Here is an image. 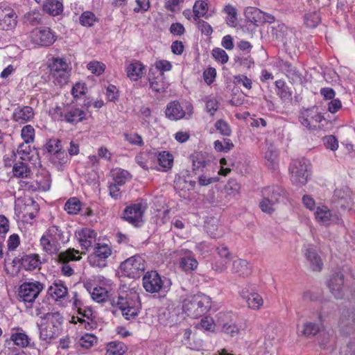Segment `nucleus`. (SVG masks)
<instances>
[{"instance_id": "nucleus-1", "label": "nucleus", "mask_w": 355, "mask_h": 355, "mask_svg": "<svg viewBox=\"0 0 355 355\" xmlns=\"http://www.w3.org/2000/svg\"><path fill=\"white\" fill-rule=\"evenodd\" d=\"M37 315H40L41 322L37 324L40 330V338L49 343L58 337L61 331L63 318L59 312H49L42 314L37 311Z\"/></svg>"}, {"instance_id": "nucleus-2", "label": "nucleus", "mask_w": 355, "mask_h": 355, "mask_svg": "<svg viewBox=\"0 0 355 355\" xmlns=\"http://www.w3.org/2000/svg\"><path fill=\"white\" fill-rule=\"evenodd\" d=\"M112 304L120 309L128 320L135 319L141 309L139 294L133 289L121 292L117 298L113 300Z\"/></svg>"}, {"instance_id": "nucleus-3", "label": "nucleus", "mask_w": 355, "mask_h": 355, "mask_svg": "<svg viewBox=\"0 0 355 355\" xmlns=\"http://www.w3.org/2000/svg\"><path fill=\"white\" fill-rule=\"evenodd\" d=\"M211 306V299L203 293H198L184 300L182 309L188 316L197 318L206 313Z\"/></svg>"}, {"instance_id": "nucleus-4", "label": "nucleus", "mask_w": 355, "mask_h": 355, "mask_svg": "<svg viewBox=\"0 0 355 355\" xmlns=\"http://www.w3.org/2000/svg\"><path fill=\"white\" fill-rule=\"evenodd\" d=\"M63 242V232L57 225L49 227L40 240L42 250L49 254H56Z\"/></svg>"}, {"instance_id": "nucleus-5", "label": "nucleus", "mask_w": 355, "mask_h": 355, "mask_svg": "<svg viewBox=\"0 0 355 355\" xmlns=\"http://www.w3.org/2000/svg\"><path fill=\"white\" fill-rule=\"evenodd\" d=\"M49 78L55 85L62 87L67 84L70 76L69 64L64 58H53L49 64Z\"/></svg>"}, {"instance_id": "nucleus-6", "label": "nucleus", "mask_w": 355, "mask_h": 355, "mask_svg": "<svg viewBox=\"0 0 355 355\" xmlns=\"http://www.w3.org/2000/svg\"><path fill=\"white\" fill-rule=\"evenodd\" d=\"M143 286L146 292L150 293H166L171 286V280L164 279L155 270L147 272L143 277Z\"/></svg>"}, {"instance_id": "nucleus-7", "label": "nucleus", "mask_w": 355, "mask_h": 355, "mask_svg": "<svg viewBox=\"0 0 355 355\" xmlns=\"http://www.w3.org/2000/svg\"><path fill=\"white\" fill-rule=\"evenodd\" d=\"M291 180L293 184L302 186L305 184L310 175L311 164L304 158L293 160L289 167Z\"/></svg>"}, {"instance_id": "nucleus-8", "label": "nucleus", "mask_w": 355, "mask_h": 355, "mask_svg": "<svg viewBox=\"0 0 355 355\" xmlns=\"http://www.w3.org/2000/svg\"><path fill=\"white\" fill-rule=\"evenodd\" d=\"M44 284L39 281L25 282L19 286L18 297L20 301L30 306L44 289Z\"/></svg>"}, {"instance_id": "nucleus-9", "label": "nucleus", "mask_w": 355, "mask_h": 355, "mask_svg": "<svg viewBox=\"0 0 355 355\" xmlns=\"http://www.w3.org/2000/svg\"><path fill=\"white\" fill-rule=\"evenodd\" d=\"M322 324H318L312 322H307L302 327L297 325V332L299 336L305 337H313L318 333H320L321 341L320 345L324 347L333 340V332L330 334L329 331H322Z\"/></svg>"}, {"instance_id": "nucleus-10", "label": "nucleus", "mask_w": 355, "mask_h": 355, "mask_svg": "<svg viewBox=\"0 0 355 355\" xmlns=\"http://www.w3.org/2000/svg\"><path fill=\"white\" fill-rule=\"evenodd\" d=\"M123 274L130 278H137L141 276L146 268V262L139 255L132 256L120 266Z\"/></svg>"}, {"instance_id": "nucleus-11", "label": "nucleus", "mask_w": 355, "mask_h": 355, "mask_svg": "<svg viewBox=\"0 0 355 355\" xmlns=\"http://www.w3.org/2000/svg\"><path fill=\"white\" fill-rule=\"evenodd\" d=\"M112 253V248L108 243H97L94 252L88 257L89 263L92 267L104 268L107 266V259Z\"/></svg>"}, {"instance_id": "nucleus-12", "label": "nucleus", "mask_w": 355, "mask_h": 355, "mask_svg": "<svg viewBox=\"0 0 355 355\" xmlns=\"http://www.w3.org/2000/svg\"><path fill=\"white\" fill-rule=\"evenodd\" d=\"M282 191V189L277 186L267 187L262 190V200L259 202V207L263 212L271 214L274 211V205L279 202Z\"/></svg>"}, {"instance_id": "nucleus-13", "label": "nucleus", "mask_w": 355, "mask_h": 355, "mask_svg": "<svg viewBox=\"0 0 355 355\" xmlns=\"http://www.w3.org/2000/svg\"><path fill=\"white\" fill-rule=\"evenodd\" d=\"M193 107L189 103H186L184 106L177 101L168 103L166 105L165 114L166 118L171 121H178L183 118H189L193 114Z\"/></svg>"}, {"instance_id": "nucleus-14", "label": "nucleus", "mask_w": 355, "mask_h": 355, "mask_svg": "<svg viewBox=\"0 0 355 355\" xmlns=\"http://www.w3.org/2000/svg\"><path fill=\"white\" fill-rule=\"evenodd\" d=\"M57 39L55 33L48 27H40L33 29L30 33L31 42L38 46H49Z\"/></svg>"}, {"instance_id": "nucleus-15", "label": "nucleus", "mask_w": 355, "mask_h": 355, "mask_svg": "<svg viewBox=\"0 0 355 355\" xmlns=\"http://www.w3.org/2000/svg\"><path fill=\"white\" fill-rule=\"evenodd\" d=\"M51 177L49 173L42 170L36 175L35 179L26 180L21 181V186L28 191H46L51 187Z\"/></svg>"}, {"instance_id": "nucleus-16", "label": "nucleus", "mask_w": 355, "mask_h": 355, "mask_svg": "<svg viewBox=\"0 0 355 355\" xmlns=\"http://www.w3.org/2000/svg\"><path fill=\"white\" fill-rule=\"evenodd\" d=\"M236 320V315L230 311H220L217 314V322L223 331L232 337L237 336L240 333Z\"/></svg>"}, {"instance_id": "nucleus-17", "label": "nucleus", "mask_w": 355, "mask_h": 355, "mask_svg": "<svg viewBox=\"0 0 355 355\" xmlns=\"http://www.w3.org/2000/svg\"><path fill=\"white\" fill-rule=\"evenodd\" d=\"M216 252L217 256L214 257L212 261L211 268L216 272L221 273L227 269V264L232 259V256L225 245L218 246Z\"/></svg>"}, {"instance_id": "nucleus-18", "label": "nucleus", "mask_w": 355, "mask_h": 355, "mask_svg": "<svg viewBox=\"0 0 355 355\" xmlns=\"http://www.w3.org/2000/svg\"><path fill=\"white\" fill-rule=\"evenodd\" d=\"M314 216L318 223L325 226L338 223L340 220V218L337 213H333L324 205H319L316 207Z\"/></svg>"}, {"instance_id": "nucleus-19", "label": "nucleus", "mask_w": 355, "mask_h": 355, "mask_svg": "<svg viewBox=\"0 0 355 355\" xmlns=\"http://www.w3.org/2000/svg\"><path fill=\"white\" fill-rule=\"evenodd\" d=\"M49 296L59 305L64 306L68 302V288L61 280H55L47 291Z\"/></svg>"}, {"instance_id": "nucleus-20", "label": "nucleus", "mask_w": 355, "mask_h": 355, "mask_svg": "<svg viewBox=\"0 0 355 355\" xmlns=\"http://www.w3.org/2000/svg\"><path fill=\"white\" fill-rule=\"evenodd\" d=\"M145 207L141 204H133L127 207L123 211V219L130 224L139 227L143 223Z\"/></svg>"}, {"instance_id": "nucleus-21", "label": "nucleus", "mask_w": 355, "mask_h": 355, "mask_svg": "<svg viewBox=\"0 0 355 355\" xmlns=\"http://www.w3.org/2000/svg\"><path fill=\"white\" fill-rule=\"evenodd\" d=\"M327 286L330 293L336 299H342L346 294V286L344 281V275L341 272L333 274L327 282Z\"/></svg>"}, {"instance_id": "nucleus-22", "label": "nucleus", "mask_w": 355, "mask_h": 355, "mask_svg": "<svg viewBox=\"0 0 355 355\" xmlns=\"http://www.w3.org/2000/svg\"><path fill=\"white\" fill-rule=\"evenodd\" d=\"M324 119V116L315 108L306 109L301 112L299 116L300 123L310 129L314 130Z\"/></svg>"}, {"instance_id": "nucleus-23", "label": "nucleus", "mask_w": 355, "mask_h": 355, "mask_svg": "<svg viewBox=\"0 0 355 355\" xmlns=\"http://www.w3.org/2000/svg\"><path fill=\"white\" fill-rule=\"evenodd\" d=\"M75 236L81 249L87 251L96 243L97 233L91 228L83 227L76 231Z\"/></svg>"}, {"instance_id": "nucleus-24", "label": "nucleus", "mask_w": 355, "mask_h": 355, "mask_svg": "<svg viewBox=\"0 0 355 355\" xmlns=\"http://www.w3.org/2000/svg\"><path fill=\"white\" fill-rule=\"evenodd\" d=\"M333 203L337 209H350L352 205V191L348 187L336 189L333 196Z\"/></svg>"}, {"instance_id": "nucleus-25", "label": "nucleus", "mask_w": 355, "mask_h": 355, "mask_svg": "<svg viewBox=\"0 0 355 355\" xmlns=\"http://www.w3.org/2000/svg\"><path fill=\"white\" fill-rule=\"evenodd\" d=\"M59 260L63 263L61 270L64 275L69 277L73 275V269L67 264L69 261H78L81 259L78 250L73 248H69L64 252H62L58 256Z\"/></svg>"}, {"instance_id": "nucleus-26", "label": "nucleus", "mask_w": 355, "mask_h": 355, "mask_svg": "<svg viewBox=\"0 0 355 355\" xmlns=\"http://www.w3.org/2000/svg\"><path fill=\"white\" fill-rule=\"evenodd\" d=\"M239 295L245 301L248 306L252 310H259L264 304L262 296L256 292H250L247 286L241 289Z\"/></svg>"}, {"instance_id": "nucleus-27", "label": "nucleus", "mask_w": 355, "mask_h": 355, "mask_svg": "<svg viewBox=\"0 0 355 355\" xmlns=\"http://www.w3.org/2000/svg\"><path fill=\"white\" fill-rule=\"evenodd\" d=\"M303 253L312 270L319 272L322 269L323 262L312 245H304Z\"/></svg>"}, {"instance_id": "nucleus-28", "label": "nucleus", "mask_w": 355, "mask_h": 355, "mask_svg": "<svg viewBox=\"0 0 355 355\" xmlns=\"http://www.w3.org/2000/svg\"><path fill=\"white\" fill-rule=\"evenodd\" d=\"M157 153L153 150L141 151L135 157V162L144 170L155 168Z\"/></svg>"}, {"instance_id": "nucleus-29", "label": "nucleus", "mask_w": 355, "mask_h": 355, "mask_svg": "<svg viewBox=\"0 0 355 355\" xmlns=\"http://www.w3.org/2000/svg\"><path fill=\"white\" fill-rule=\"evenodd\" d=\"M125 71L127 77L132 81H138L145 74V66L138 60H132L126 63Z\"/></svg>"}, {"instance_id": "nucleus-30", "label": "nucleus", "mask_w": 355, "mask_h": 355, "mask_svg": "<svg viewBox=\"0 0 355 355\" xmlns=\"http://www.w3.org/2000/svg\"><path fill=\"white\" fill-rule=\"evenodd\" d=\"M148 81L152 90L157 93H164L168 87V83L166 81L165 76L162 72L155 74L151 69L148 74Z\"/></svg>"}, {"instance_id": "nucleus-31", "label": "nucleus", "mask_w": 355, "mask_h": 355, "mask_svg": "<svg viewBox=\"0 0 355 355\" xmlns=\"http://www.w3.org/2000/svg\"><path fill=\"white\" fill-rule=\"evenodd\" d=\"M17 24L14 10L9 7L0 6V29L10 30Z\"/></svg>"}, {"instance_id": "nucleus-32", "label": "nucleus", "mask_w": 355, "mask_h": 355, "mask_svg": "<svg viewBox=\"0 0 355 355\" xmlns=\"http://www.w3.org/2000/svg\"><path fill=\"white\" fill-rule=\"evenodd\" d=\"M181 252L182 257L180 259V268L186 272L195 270L198 268V262L194 257L193 252L187 250H182Z\"/></svg>"}, {"instance_id": "nucleus-33", "label": "nucleus", "mask_w": 355, "mask_h": 355, "mask_svg": "<svg viewBox=\"0 0 355 355\" xmlns=\"http://www.w3.org/2000/svg\"><path fill=\"white\" fill-rule=\"evenodd\" d=\"M33 109L30 106H18L12 114V119L19 124L25 123L33 119Z\"/></svg>"}, {"instance_id": "nucleus-34", "label": "nucleus", "mask_w": 355, "mask_h": 355, "mask_svg": "<svg viewBox=\"0 0 355 355\" xmlns=\"http://www.w3.org/2000/svg\"><path fill=\"white\" fill-rule=\"evenodd\" d=\"M64 116V121L71 124H77L87 119L86 112L76 107L67 106Z\"/></svg>"}, {"instance_id": "nucleus-35", "label": "nucleus", "mask_w": 355, "mask_h": 355, "mask_svg": "<svg viewBox=\"0 0 355 355\" xmlns=\"http://www.w3.org/2000/svg\"><path fill=\"white\" fill-rule=\"evenodd\" d=\"M232 272L240 277H248L252 272V267L244 259L234 260L232 263Z\"/></svg>"}, {"instance_id": "nucleus-36", "label": "nucleus", "mask_w": 355, "mask_h": 355, "mask_svg": "<svg viewBox=\"0 0 355 355\" xmlns=\"http://www.w3.org/2000/svg\"><path fill=\"white\" fill-rule=\"evenodd\" d=\"M246 19L254 25L258 26L263 24L264 12L255 7H248L245 10Z\"/></svg>"}, {"instance_id": "nucleus-37", "label": "nucleus", "mask_w": 355, "mask_h": 355, "mask_svg": "<svg viewBox=\"0 0 355 355\" xmlns=\"http://www.w3.org/2000/svg\"><path fill=\"white\" fill-rule=\"evenodd\" d=\"M281 67L286 76L293 83H301L303 80L302 74L288 62H282Z\"/></svg>"}, {"instance_id": "nucleus-38", "label": "nucleus", "mask_w": 355, "mask_h": 355, "mask_svg": "<svg viewBox=\"0 0 355 355\" xmlns=\"http://www.w3.org/2000/svg\"><path fill=\"white\" fill-rule=\"evenodd\" d=\"M42 7L46 12L52 16H58L63 11L62 3L58 0H45Z\"/></svg>"}, {"instance_id": "nucleus-39", "label": "nucleus", "mask_w": 355, "mask_h": 355, "mask_svg": "<svg viewBox=\"0 0 355 355\" xmlns=\"http://www.w3.org/2000/svg\"><path fill=\"white\" fill-rule=\"evenodd\" d=\"M156 159L159 164V168L158 171H166L170 169L173 166V155L166 151H162L157 154Z\"/></svg>"}, {"instance_id": "nucleus-40", "label": "nucleus", "mask_w": 355, "mask_h": 355, "mask_svg": "<svg viewBox=\"0 0 355 355\" xmlns=\"http://www.w3.org/2000/svg\"><path fill=\"white\" fill-rule=\"evenodd\" d=\"M41 264L40 257L36 254H26L21 259V266L26 270H33Z\"/></svg>"}, {"instance_id": "nucleus-41", "label": "nucleus", "mask_w": 355, "mask_h": 355, "mask_svg": "<svg viewBox=\"0 0 355 355\" xmlns=\"http://www.w3.org/2000/svg\"><path fill=\"white\" fill-rule=\"evenodd\" d=\"M98 341L96 336L91 333H87L76 337V345L83 349H89L94 346Z\"/></svg>"}, {"instance_id": "nucleus-42", "label": "nucleus", "mask_w": 355, "mask_h": 355, "mask_svg": "<svg viewBox=\"0 0 355 355\" xmlns=\"http://www.w3.org/2000/svg\"><path fill=\"white\" fill-rule=\"evenodd\" d=\"M105 355H123L128 350L127 346L122 342L112 341L107 344Z\"/></svg>"}, {"instance_id": "nucleus-43", "label": "nucleus", "mask_w": 355, "mask_h": 355, "mask_svg": "<svg viewBox=\"0 0 355 355\" xmlns=\"http://www.w3.org/2000/svg\"><path fill=\"white\" fill-rule=\"evenodd\" d=\"M275 84L277 89L276 93L282 101H286L291 99L292 91L284 80H276Z\"/></svg>"}, {"instance_id": "nucleus-44", "label": "nucleus", "mask_w": 355, "mask_h": 355, "mask_svg": "<svg viewBox=\"0 0 355 355\" xmlns=\"http://www.w3.org/2000/svg\"><path fill=\"white\" fill-rule=\"evenodd\" d=\"M10 340L15 345L21 347H27L30 343L29 337L21 329H17L16 331L12 332Z\"/></svg>"}, {"instance_id": "nucleus-45", "label": "nucleus", "mask_w": 355, "mask_h": 355, "mask_svg": "<svg viewBox=\"0 0 355 355\" xmlns=\"http://www.w3.org/2000/svg\"><path fill=\"white\" fill-rule=\"evenodd\" d=\"M129 175L130 173L127 171L121 168H116L112 172V182L118 186H123L126 182Z\"/></svg>"}, {"instance_id": "nucleus-46", "label": "nucleus", "mask_w": 355, "mask_h": 355, "mask_svg": "<svg viewBox=\"0 0 355 355\" xmlns=\"http://www.w3.org/2000/svg\"><path fill=\"white\" fill-rule=\"evenodd\" d=\"M193 11L195 19L205 17L208 11V3L206 0H198L195 2Z\"/></svg>"}, {"instance_id": "nucleus-47", "label": "nucleus", "mask_w": 355, "mask_h": 355, "mask_svg": "<svg viewBox=\"0 0 355 355\" xmlns=\"http://www.w3.org/2000/svg\"><path fill=\"white\" fill-rule=\"evenodd\" d=\"M12 172L15 177L21 178H27L31 174V170L27 164L21 162L15 164Z\"/></svg>"}, {"instance_id": "nucleus-48", "label": "nucleus", "mask_w": 355, "mask_h": 355, "mask_svg": "<svg viewBox=\"0 0 355 355\" xmlns=\"http://www.w3.org/2000/svg\"><path fill=\"white\" fill-rule=\"evenodd\" d=\"M81 209V202L77 198H70L64 205V210L69 214H77Z\"/></svg>"}, {"instance_id": "nucleus-49", "label": "nucleus", "mask_w": 355, "mask_h": 355, "mask_svg": "<svg viewBox=\"0 0 355 355\" xmlns=\"http://www.w3.org/2000/svg\"><path fill=\"white\" fill-rule=\"evenodd\" d=\"M90 295L93 300L101 303L105 302L107 300L108 297V292L103 287L96 286L92 288V292H91Z\"/></svg>"}, {"instance_id": "nucleus-50", "label": "nucleus", "mask_w": 355, "mask_h": 355, "mask_svg": "<svg viewBox=\"0 0 355 355\" xmlns=\"http://www.w3.org/2000/svg\"><path fill=\"white\" fill-rule=\"evenodd\" d=\"M205 103V110L211 116H214L218 108V101L212 96H205L203 99Z\"/></svg>"}, {"instance_id": "nucleus-51", "label": "nucleus", "mask_w": 355, "mask_h": 355, "mask_svg": "<svg viewBox=\"0 0 355 355\" xmlns=\"http://www.w3.org/2000/svg\"><path fill=\"white\" fill-rule=\"evenodd\" d=\"M67 107L65 105H55L49 109V114L55 121H64V112Z\"/></svg>"}, {"instance_id": "nucleus-52", "label": "nucleus", "mask_w": 355, "mask_h": 355, "mask_svg": "<svg viewBox=\"0 0 355 355\" xmlns=\"http://www.w3.org/2000/svg\"><path fill=\"white\" fill-rule=\"evenodd\" d=\"M354 323L355 319L354 318V313L349 310L343 311L338 322L340 329H343L345 327L351 326Z\"/></svg>"}, {"instance_id": "nucleus-53", "label": "nucleus", "mask_w": 355, "mask_h": 355, "mask_svg": "<svg viewBox=\"0 0 355 355\" xmlns=\"http://www.w3.org/2000/svg\"><path fill=\"white\" fill-rule=\"evenodd\" d=\"M224 11L227 14V24L230 26H236L237 24V13L236 8L231 5H227L224 8Z\"/></svg>"}, {"instance_id": "nucleus-54", "label": "nucleus", "mask_w": 355, "mask_h": 355, "mask_svg": "<svg viewBox=\"0 0 355 355\" xmlns=\"http://www.w3.org/2000/svg\"><path fill=\"white\" fill-rule=\"evenodd\" d=\"M21 137L23 142L32 144L35 139V129L31 125H26L21 130Z\"/></svg>"}, {"instance_id": "nucleus-55", "label": "nucleus", "mask_w": 355, "mask_h": 355, "mask_svg": "<svg viewBox=\"0 0 355 355\" xmlns=\"http://www.w3.org/2000/svg\"><path fill=\"white\" fill-rule=\"evenodd\" d=\"M320 22V17L318 12H309L304 15V23L307 27L315 28Z\"/></svg>"}, {"instance_id": "nucleus-56", "label": "nucleus", "mask_w": 355, "mask_h": 355, "mask_svg": "<svg viewBox=\"0 0 355 355\" xmlns=\"http://www.w3.org/2000/svg\"><path fill=\"white\" fill-rule=\"evenodd\" d=\"M225 191L228 196L236 197L240 193L241 187L235 180H230L225 187Z\"/></svg>"}, {"instance_id": "nucleus-57", "label": "nucleus", "mask_w": 355, "mask_h": 355, "mask_svg": "<svg viewBox=\"0 0 355 355\" xmlns=\"http://www.w3.org/2000/svg\"><path fill=\"white\" fill-rule=\"evenodd\" d=\"M79 19L82 26L89 27L94 25L97 18L92 12L85 11L81 14Z\"/></svg>"}, {"instance_id": "nucleus-58", "label": "nucleus", "mask_w": 355, "mask_h": 355, "mask_svg": "<svg viewBox=\"0 0 355 355\" xmlns=\"http://www.w3.org/2000/svg\"><path fill=\"white\" fill-rule=\"evenodd\" d=\"M233 83L236 85H242L248 90L251 89L252 87V80L243 74L234 76Z\"/></svg>"}, {"instance_id": "nucleus-59", "label": "nucleus", "mask_w": 355, "mask_h": 355, "mask_svg": "<svg viewBox=\"0 0 355 355\" xmlns=\"http://www.w3.org/2000/svg\"><path fill=\"white\" fill-rule=\"evenodd\" d=\"M214 144L215 150L218 152H228L234 147L232 142L227 139H225L223 142L216 140Z\"/></svg>"}, {"instance_id": "nucleus-60", "label": "nucleus", "mask_w": 355, "mask_h": 355, "mask_svg": "<svg viewBox=\"0 0 355 355\" xmlns=\"http://www.w3.org/2000/svg\"><path fill=\"white\" fill-rule=\"evenodd\" d=\"M31 152V144L22 142L17 148V153L19 156V158L23 160H26L29 158V155Z\"/></svg>"}, {"instance_id": "nucleus-61", "label": "nucleus", "mask_w": 355, "mask_h": 355, "mask_svg": "<svg viewBox=\"0 0 355 355\" xmlns=\"http://www.w3.org/2000/svg\"><path fill=\"white\" fill-rule=\"evenodd\" d=\"M124 137L132 145L142 146L144 144L141 136L136 132L125 133Z\"/></svg>"}, {"instance_id": "nucleus-62", "label": "nucleus", "mask_w": 355, "mask_h": 355, "mask_svg": "<svg viewBox=\"0 0 355 355\" xmlns=\"http://www.w3.org/2000/svg\"><path fill=\"white\" fill-rule=\"evenodd\" d=\"M87 69L92 73L96 76H99L104 72L105 69V65L103 63L98 61H92L87 64Z\"/></svg>"}, {"instance_id": "nucleus-63", "label": "nucleus", "mask_w": 355, "mask_h": 355, "mask_svg": "<svg viewBox=\"0 0 355 355\" xmlns=\"http://www.w3.org/2000/svg\"><path fill=\"white\" fill-rule=\"evenodd\" d=\"M207 164L205 156L202 153H197L193 156V170H198L204 168Z\"/></svg>"}, {"instance_id": "nucleus-64", "label": "nucleus", "mask_w": 355, "mask_h": 355, "mask_svg": "<svg viewBox=\"0 0 355 355\" xmlns=\"http://www.w3.org/2000/svg\"><path fill=\"white\" fill-rule=\"evenodd\" d=\"M216 130L224 136H230L231 134V129L228 123L224 120H218L215 123Z\"/></svg>"}]
</instances>
